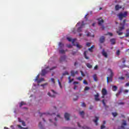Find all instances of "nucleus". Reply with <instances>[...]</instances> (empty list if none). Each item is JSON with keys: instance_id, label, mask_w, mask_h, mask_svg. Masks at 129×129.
Wrapping results in <instances>:
<instances>
[{"instance_id": "f257e3e1", "label": "nucleus", "mask_w": 129, "mask_h": 129, "mask_svg": "<svg viewBox=\"0 0 129 129\" xmlns=\"http://www.w3.org/2000/svg\"><path fill=\"white\" fill-rule=\"evenodd\" d=\"M67 39L69 42H72V43L73 45H74V46H76V47H77V48H78V49H81V48H82V45H81L78 43H77L76 44H74L75 41H76V39H72L70 37H67Z\"/></svg>"}, {"instance_id": "f03ea898", "label": "nucleus", "mask_w": 129, "mask_h": 129, "mask_svg": "<svg viewBox=\"0 0 129 129\" xmlns=\"http://www.w3.org/2000/svg\"><path fill=\"white\" fill-rule=\"evenodd\" d=\"M108 70L110 72V75L109 77H107V83H109L110 82H112V77H113V72H112V70L110 69H108Z\"/></svg>"}, {"instance_id": "7ed1b4c3", "label": "nucleus", "mask_w": 129, "mask_h": 129, "mask_svg": "<svg viewBox=\"0 0 129 129\" xmlns=\"http://www.w3.org/2000/svg\"><path fill=\"white\" fill-rule=\"evenodd\" d=\"M127 16V12H124L123 14L119 13L118 14V17L120 21H121V20H122V19H123L124 18H126Z\"/></svg>"}, {"instance_id": "20e7f679", "label": "nucleus", "mask_w": 129, "mask_h": 129, "mask_svg": "<svg viewBox=\"0 0 129 129\" xmlns=\"http://www.w3.org/2000/svg\"><path fill=\"white\" fill-rule=\"evenodd\" d=\"M50 91H51V92H52L53 94L51 95V93L48 92L47 95H48V96H49L50 97H52L53 98L56 97V95L55 94H57V92L54 91V90H52V89L50 90Z\"/></svg>"}, {"instance_id": "39448f33", "label": "nucleus", "mask_w": 129, "mask_h": 129, "mask_svg": "<svg viewBox=\"0 0 129 129\" xmlns=\"http://www.w3.org/2000/svg\"><path fill=\"white\" fill-rule=\"evenodd\" d=\"M85 26V24L84 23V21H82V24L80 27H79L77 29V32L78 33H80V32H82V28Z\"/></svg>"}, {"instance_id": "423d86ee", "label": "nucleus", "mask_w": 129, "mask_h": 129, "mask_svg": "<svg viewBox=\"0 0 129 129\" xmlns=\"http://www.w3.org/2000/svg\"><path fill=\"white\" fill-rule=\"evenodd\" d=\"M48 68H49V67H47L45 69L42 70L41 71V76H45V75L48 73V71H47Z\"/></svg>"}, {"instance_id": "0eeeda50", "label": "nucleus", "mask_w": 129, "mask_h": 129, "mask_svg": "<svg viewBox=\"0 0 129 129\" xmlns=\"http://www.w3.org/2000/svg\"><path fill=\"white\" fill-rule=\"evenodd\" d=\"M64 118H66V120H70V114L68 113H65Z\"/></svg>"}, {"instance_id": "6e6552de", "label": "nucleus", "mask_w": 129, "mask_h": 129, "mask_svg": "<svg viewBox=\"0 0 129 129\" xmlns=\"http://www.w3.org/2000/svg\"><path fill=\"white\" fill-rule=\"evenodd\" d=\"M101 92L102 95H107V91L106 90V89L103 88Z\"/></svg>"}, {"instance_id": "1a4fd4ad", "label": "nucleus", "mask_w": 129, "mask_h": 129, "mask_svg": "<svg viewBox=\"0 0 129 129\" xmlns=\"http://www.w3.org/2000/svg\"><path fill=\"white\" fill-rule=\"evenodd\" d=\"M105 41V37L104 36H101L99 39V42L101 44L103 43Z\"/></svg>"}, {"instance_id": "9d476101", "label": "nucleus", "mask_w": 129, "mask_h": 129, "mask_svg": "<svg viewBox=\"0 0 129 129\" xmlns=\"http://www.w3.org/2000/svg\"><path fill=\"white\" fill-rule=\"evenodd\" d=\"M98 20V24L99 25V26H102V24L104 23V20H103V19H101L100 20V18H99Z\"/></svg>"}, {"instance_id": "9b49d317", "label": "nucleus", "mask_w": 129, "mask_h": 129, "mask_svg": "<svg viewBox=\"0 0 129 129\" xmlns=\"http://www.w3.org/2000/svg\"><path fill=\"white\" fill-rule=\"evenodd\" d=\"M94 97L96 101H99V100H100V99L98 98V97H99V94H98V93H97V94L94 95Z\"/></svg>"}, {"instance_id": "f8f14e48", "label": "nucleus", "mask_w": 129, "mask_h": 129, "mask_svg": "<svg viewBox=\"0 0 129 129\" xmlns=\"http://www.w3.org/2000/svg\"><path fill=\"white\" fill-rule=\"evenodd\" d=\"M102 55L103 56H104V57H105V58H107V57H108L107 53L106 52H105V50H104V49L102 50Z\"/></svg>"}, {"instance_id": "ddd939ff", "label": "nucleus", "mask_w": 129, "mask_h": 129, "mask_svg": "<svg viewBox=\"0 0 129 129\" xmlns=\"http://www.w3.org/2000/svg\"><path fill=\"white\" fill-rule=\"evenodd\" d=\"M95 118H96L95 120L93 119V121H94V122L95 123L96 125H98V123L97 122L98 120H99V118H98V117H95Z\"/></svg>"}, {"instance_id": "4468645a", "label": "nucleus", "mask_w": 129, "mask_h": 129, "mask_svg": "<svg viewBox=\"0 0 129 129\" xmlns=\"http://www.w3.org/2000/svg\"><path fill=\"white\" fill-rule=\"evenodd\" d=\"M66 60V56L65 55H63L60 57V62L61 63V62H63V61H65Z\"/></svg>"}, {"instance_id": "2eb2a0df", "label": "nucleus", "mask_w": 129, "mask_h": 129, "mask_svg": "<svg viewBox=\"0 0 129 129\" xmlns=\"http://www.w3.org/2000/svg\"><path fill=\"white\" fill-rule=\"evenodd\" d=\"M122 27H118V31L119 32H121V31H123L124 30V24L121 25Z\"/></svg>"}, {"instance_id": "dca6fc26", "label": "nucleus", "mask_w": 129, "mask_h": 129, "mask_svg": "<svg viewBox=\"0 0 129 129\" xmlns=\"http://www.w3.org/2000/svg\"><path fill=\"white\" fill-rule=\"evenodd\" d=\"M110 42H111V44L112 45H115V39L112 38L110 40Z\"/></svg>"}, {"instance_id": "f3484780", "label": "nucleus", "mask_w": 129, "mask_h": 129, "mask_svg": "<svg viewBox=\"0 0 129 129\" xmlns=\"http://www.w3.org/2000/svg\"><path fill=\"white\" fill-rule=\"evenodd\" d=\"M120 9H121V6H120L118 5H117L115 7V11H119Z\"/></svg>"}, {"instance_id": "a211bd4d", "label": "nucleus", "mask_w": 129, "mask_h": 129, "mask_svg": "<svg viewBox=\"0 0 129 129\" xmlns=\"http://www.w3.org/2000/svg\"><path fill=\"white\" fill-rule=\"evenodd\" d=\"M102 103H103V105H104V107H105V108H108V106H107V105H106V104L105 103V100H104V99H103L102 101Z\"/></svg>"}, {"instance_id": "6ab92c4d", "label": "nucleus", "mask_w": 129, "mask_h": 129, "mask_svg": "<svg viewBox=\"0 0 129 129\" xmlns=\"http://www.w3.org/2000/svg\"><path fill=\"white\" fill-rule=\"evenodd\" d=\"M112 91H116L117 90V87L116 86H113L112 87Z\"/></svg>"}, {"instance_id": "aec40b11", "label": "nucleus", "mask_w": 129, "mask_h": 129, "mask_svg": "<svg viewBox=\"0 0 129 129\" xmlns=\"http://www.w3.org/2000/svg\"><path fill=\"white\" fill-rule=\"evenodd\" d=\"M87 53V51H85L84 52V55L85 56V59H87V60H88L89 59V57L87 56L86 53Z\"/></svg>"}, {"instance_id": "412c9836", "label": "nucleus", "mask_w": 129, "mask_h": 129, "mask_svg": "<svg viewBox=\"0 0 129 129\" xmlns=\"http://www.w3.org/2000/svg\"><path fill=\"white\" fill-rule=\"evenodd\" d=\"M80 114L81 115V116H82V118H84V111H82L81 112H80Z\"/></svg>"}, {"instance_id": "4be33fe9", "label": "nucleus", "mask_w": 129, "mask_h": 129, "mask_svg": "<svg viewBox=\"0 0 129 129\" xmlns=\"http://www.w3.org/2000/svg\"><path fill=\"white\" fill-rule=\"evenodd\" d=\"M58 46L60 49H62L64 47V44L62 43V42H59Z\"/></svg>"}, {"instance_id": "5701e85b", "label": "nucleus", "mask_w": 129, "mask_h": 129, "mask_svg": "<svg viewBox=\"0 0 129 129\" xmlns=\"http://www.w3.org/2000/svg\"><path fill=\"white\" fill-rule=\"evenodd\" d=\"M122 92V89H120L119 91L117 94H116V96L118 97V96H119L120 93H121Z\"/></svg>"}, {"instance_id": "b1692460", "label": "nucleus", "mask_w": 129, "mask_h": 129, "mask_svg": "<svg viewBox=\"0 0 129 129\" xmlns=\"http://www.w3.org/2000/svg\"><path fill=\"white\" fill-rule=\"evenodd\" d=\"M26 102H24V101H22L21 103H20V107H22V106H23V105H26Z\"/></svg>"}, {"instance_id": "393cba45", "label": "nucleus", "mask_w": 129, "mask_h": 129, "mask_svg": "<svg viewBox=\"0 0 129 129\" xmlns=\"http://www.w3.org/2000/svg\"><path fill=\"white\" fill-rule=\"evenodd\" d=\"M93 79H94V81H97V76H96V75H94L93 76Z\"/></svg>"}, {"instance_id": "a878e982", "label": "nucleus", "mask_w": 129, "mask_h": 129, "mask_svg": "<svg viewBox=\"0 0 129 129\" xmlns=\"http://www.w3.org/2000/svg\"><path fill=\"white\" fill-rule=\"evenodd\" d=\"M86 66H87V67H88V68H90V69L92 68V66L89 63H87Z\"/></svg>"}, {"instance_id": "bb28decb", "label": "nucleus", "mask_w": 129, "mask_h": 129, "mask_svg": "<svg viewBox=\"0 0 129 129\" xmlns=\"http://www.w3.org/2000/svg\"><path fill=\"white\" fill-rule=\"evenodd\" d=\"M42 81H44V78H42L40 79H39L38 81H37V83H41V82H42Z\"/></svg>"}, {"instance_id": "cd10ccee", "label": "nucleus", "mask_w": 129, "mask_h": 129, "mask_svg": "<svg viewBox=\"0 0 129 129\" xmlns=\"http://www.w3.org/2000/svg\"><path fill=\"white\" fill-rule=\"evenodd\" d=\"M126 31L127 32V33H126L125 37H129V29H127Z\"/></svg>"}, {"instance_id": "c85d7f7f", "label": "nucleus", "mask_w": 129, "mask_h": 129, "mask_svg": "<svg viewBox=\"0 0 129 129\" xmlns=\"http://www.w3.org/2000/svg\"><path fill=\"white\" fill-rule=\"evenodd\" d=\"M71 74L73 77H74V76H75V72H74V71H72L71 72Z\"/></svg>"}, {"instance_id": "c756f323", "label": "nucleus", "mask_w": 129, "mask_h": 129, "mask_svg": "<svg viewBox=\"0 0 129 129\" xmlns=\"http://www.w3.org/2000/svg\"><path fill=\"white\" fill-rule=\"evenodd\" d=\"M94 47H95L94 45H92L90 48L88 49L89 51H90V52H92V49H93Z\"/></svg>"}, {"instance_id": "7c9ffc66", "label": "nucleus", "mask_w": 129, "mask_h": 129, "mask_svg": "<svg viewBox=\"0 0 129 129\" xmlns=\"http://www.w3.org/2000/svg\"><path fill=\"white\" fill-rule=\"evenodd\" d=\"M116 33H117V34H118V35L119 36H121V35H122V34H123V33H122V32H121L120 31H117Z\"/></svg>"}, {"instance_id": "2f4dec72", "label": "nucleus", "mask_w": 129, "mask_h": 129, "mask_svg": "<svg viewBox=\"0 0 129 129\" xmlns=\"http://www.w3.org/2000/svg\"><path fill=\"white\" fill-rule=\"evenodd\" d=\"M60 54H65V50L61 49L59 50Z\"/></svg>"}, {"instance_id": "473e14b6", "label": "nucleus", "mask_w": 129, "mask_h": 129, "mask_svg": "<svg viewBox=\"0 0 129 129\" xmlns=\"http://www.w3.org/2000/svg\"><path fill=\"white\" fill-rule=\"evenodd\" d=\"M107 35H109V36H110V37H112V36L113 35V34L110 32H108L106 34H105V35L106 36Z\"/></svg>"}, {"instance_id": "72a5a7b5", "label": "nucleus", "mask_w": 129, "mask_h": 129, "mask_svg": "<svg viewBox=\"0 0 129 129\" xmlns=\"http://www.w3.org/2000/svg\"><path fill=\"white\" fill-rule=\"evenodd\" d=\"M125 22H126V20H124L123 21V23H120V26H122V25H124H124H125Z\"/></svg>"}, {"instance_id": "f704fd0d", "label": "nucleus", "mask_w": 129, "mask_h": 129, "mask_svg": "<svg viewBox=\"0 0 129 129\" xmlns=\"http://www.w3.org/2000/svg\"><path fill=\"white\" fill-rule=\"evenodd\" d=\"M57 82L58 83V85L60 87V88H62V85H61V82L59 80H57Z\"/></svg>"}, {"instance_id": "c9c22d12", "label": "nucleus", "mask_w": 129, "mask_h": 129, "mask_svg": "<svg viewBox=\"0 0 129 129\" xmlns=\"http://www.w3.org/2000/svg\"><path fill=\"white\" fill-rule=\"evenodd\" d=\"M65 75H69V73H68V72H65L62 74V76H65Z\"/></svg>"}, {"instance_id": "e433bc0d", "label": "nucleus", "mask_w": 129, "mask_h": 129, "mask_svg": "<svg viewBox=\"0 0 129 129\" xmlns=\"http://www.w3.org/2000/svg\"><path fill=\"white\" fill-rule=\"evenodd\" d=\"M40 77V75H38L37 76V77H36L35 79V81H38L39 80V78Z\"/></svg>"}, {"instance_id": "4c0bfd02", "label": "nucleus", "mask_w": 129, "mask_h": 129, "mask_svg": "<svg viewBox=\"0 0 129 129\" xmlns=\"http://www.w3.org/2000/svg\"><path fill=\"white\" fill-rule=\"evenodd\" d=\"M120 54V51H119V50H118L116 52V54L117 55V56H119Z\"/></svg>"}, {"instance_id": "58836bf2", "label": "nucleus", "mask_w": 129, "mask_h": 129, "mask_svg": "<svg viewBox=\"0 0 129 129\" xmlns=\"http://www.w3.org/2000/svg\"><path fill=\"white\" fill-rule=\"evenodd\" d=\"M112 114L114 117L117 115V113L116 112H113L112 113Z\"/></svg>"}, {"instance_id": "ea45409f", "label": "nucleus", "mask_w": 129, "mask_h": 129, "mask_svg": "<svg viewBox=\"0 0 129 129\" xmlns=\"http://www.w3.org/2000/svg\"><path fill=\"white\" fill-rule=\"evenodd\" d=\"M48 85V83H45L44 84H41V86H42V87H44V86H46Z\"/></svg>"}, {"instance_id": "a19ab883", "label": "nucleus", "mask_w": 129, "mask_h": 129, "mask_svg": "<svg viewBox=\"0 0 129 129\" xmlns=\"http://www.w3.org/2000/svg\"><path fill=\"white\" fill-rule=\"evenodd\" d=\"M82 128H83V129H91L90 127L86 126H83Z\"/></svg>"}, {"instance_id": "79ce46f5", "label": "nucleus", "mask_w": 129, "mask_h": 129, "mask_svg": "<svg viewBox=\"0 0 129 129\" xmlns=\"http://www.w3.org/2000/svg\"><path fill=\"white\" fill-rule=\"evenodd\" d=\"M39 127H40V128H42L43 127V126L42 125V122H40L39 123Z\"/></svg>"}, {"instance_id": "37998d69", "label": "nucleus", "mask_w": 129, "mask_h": 129, "mask_svg": "<svg viewBox=\"0 0 129 129\" xmlns=\"http://www.w3.org/2000/svg\"><path fill=\"white\" fill-rule=\"evenodd\" d=\"M43 115H47V114L46 113H41L40 114V117H42Z\"/></svg>"}, {"instance_id": "c03bdc74", "label": "nucleus", "mask_w": 129, "mask_h": 129, "mask_svg": "<svg viewBox=\"0 0 129 129\" xmlns=\"http://www.w3.org/2000/svg\"><path fill=\"white\" fill-rule=\"evenodd\" d=\"M78 80H80V81H81L82 80V77H80L77 78Z\"/></svg>"}, {"instance_id": "a18cd8bd", "label": "nucleus", "mask_w": 129, "mask_h": 129, "mask_svg": "<svg viewBox=\"0 0 129 129\" xmlns=\"http://www.w3.org/2000/svg\"><path fill=\"white\" fill-rule=\"evenodd\" d=\"M83 84H86V85H87V84H88V83H87L86 80H85L83 81Z\"/></svg>"}, {"instance_id": "49530a36", "label": "nucleus", "mask_w": 129, "mask_h": 129, "mask_svg": "<svg viewBox=\"0 0 129 129\" xmlns=\"http://www.w3.org/2000/svg\"><path fill=\"white\" fill-rule=\"evenodd\" d=\"M118 79H120V80H124V77H119Z\"/></svg>"}, {"instance_id": "de8ad7c7", "label": "nucleus", "mask_w": 129, "mask_h": 129, "mask_svg": "<svg viewBox=\"0 0 129 129\" xmlns=\"http://www.w3.org/2000/svg\"><path fill=\"white\" fill-rule=\"evenodd\" d=\"M80 72H81V74L82 76H84V77L85 76V74H84V73H83V72L82 71H81Z\"/></svg>"}, {"instance_id": "09e8293b", "label": "nucleus", "mask_w": 129, "mask_h": 129, "mask_svg": "<svg viewBox=\"0 0 129 129\" xmlns=\"http://www.w3.org/2000/svg\"><path fill=\"white\" fill-rule=\"evenodd\" d=\"M22 123V125H23V126H26V122H25V121H22V122H21Z\"/></svg>"}, {"instance_id": "8fccbe9b", "label": "nucleus", "mask_w": 129, "mask_h": 129, "mask_svg": "<svg viewBox=\"0 0 129 129\" xmlns=\"http://www.w3.org/2000/svg\"><path fill=\"white\" fill-rule=\"evenodd\" d=\"M101 129H106L105 126L104 125H102L101 126Z\"/></svg>"}, {"instance_id": "3c124183", "label": "nucleus", "mask_w": 129, "mask_h": 129, "mask_svg": "<svg viewBox=\"0 0 129 129\" xmlns=\"http://www.w3.org/2000/svg\"><path fill=\"white\" fill-rule=\"evenodd\" d=\"M51 82H52V83H53V84H55V79L51 78Z\"/></svg>"}, {"instance_id": "603ef678", "label": "nucleus", "mask_w": 129, "mask_h": 129, "mask_svg": "<svg viewBox=\"0 0 129 129\" xmlns=\"http://www.w3.org/2000/svg\"><path fill=\"white\" fill-rule=\"evenodd\" d=\"M56 69V67H53L49 69V71H51V70H54V69Z\"/></svg>"}, {"instance_id": "864d4df0", "label": "nucleus", "mask_w": 129, "mask_h": 129, "mask_svg": "<svg viewBox=\"0 0 129 129\" xmlns=\"http://www.w3.org/2000/svg\"><path fill=\"white\" fill-rule=\"evenodd\" d=\"M89 89H90V88L88 87H85V91L89 90Z\"/></svg>"}, {"instance_id": "5fc2aeb1", "label": "nucleus", "mask_w": 129, "mask_h": 129, "mask_svg": "<svg viewBox=\"0 0 129 129\" xmlns=\"http://www.w3.org/2000/svg\"><path fill=\"white\" fill-rule=\"evenodd\" d=\"M90 44H91L90 43L87 42V43H86V46H87L88 47H90Z\"/></svg>"}, {"instance_id": "6e6d98bb", "label": "nucleus", "mask_w": 129, "mask_h": 129, "mask_svg": "<svg viewBox=\"0 0 129 129\" xmlns=\"http://www.w3.org/2000/svg\"><path fill=\"white\" fill-rule=\"evenodd\" d=\"M123 92L124 93H127V92H128V90H124Z\"/></svg>"}, {"instance_id": "4d7b16f0", "label": "nucleus", "mask_w": 129, "mask_h": 129, "mask_svg": "<svg viewBox=\"0 0 129 129\" xmlns=\"http://www.w3.org/2000/svg\"><path fill=\"white\" fill-rule=\"evenodd\" d=\"M122 59L123 60L122 63H125V58H123Z\"/></svg>"}, {"instance_id": "13d9d810", "label": "nucleus", "mask_w": 129, "mask_h": 129, "mask_svg": "<svg viewBox=\"0 0 129 129\" xmlns=\"http://www.w3.org/2000/svg\"><path fill=\"white\" fill-rule=\"evenodd\" d=\"M68 48H72V45L71 44H69L67 45Z\"/></svg>"}, {"instance_id": "bf43d9fd", "label": "nucleus", "mask_w": 129, "mask_h": 129, "mask_svg": "<svg viewBox=\"0 0 129 129\" xmlns=\"http://www.w3.org/2000/svg\"><path fill=\"white\" fill-rule=\"evenodd\" d=\"M73 84L75 85L76 84H79L78 82H74Z\"/></svg>"}, {"instance_id": "052dcab7", "label": "nucleus", "mask_w": 129, "mask_h": 129, "mask_svg": "<svg viewBox=\"0 0 129 129\" xmlns=\"http://www.w3.org/2000/svg\"><path fill=\"white\" fill-rule=\"evenodd\" d=\"M18 121H19V122H22L23 121H22V119H20V118H18Z\"/></svg>"}, {"instance_id": "680f3d73", "label": "nucleus", "mask_w": 129, "mask_h": 129, "mask_svg": "<svg viewBox=\"0 0 129 129\" xmlns=\"http://www.w3.org/2000/svg\"><path fill=\"white\" fill-rule=\"evenodd\" d=\"M87 36L88 37H90V32H88L87 34Z\"/></svg>"}, {"instance_id": "e2e57ef3", "label": "nucleus", "mask_w": 129, "mask_h": 129, "mask_svg": "<svg viewBox=\"0 0 129 129\" xmlns=\"http://www.w3.org/2000/svg\"><path fill=\"white\" fill-rule=\"evenodd\" d=\"M119 104L120 105H123V104H124V103H123V102H119Z\"/></svg>"}, {"instance_id": "0e129e2a", "label": "nucleus", "mask_w": 129, "mask_h": 129, "mask_svg": "<svg viewBox=\"0 0 129 129\" xmlns=\"http://www.w3.org/2000/svg\"><path fill=\"white\" fill-rule=\"evenodd\" d=\"M82 106H83V107H85V106H86L85 103H83L82 104Z\"/></svg>"}, {"instance_id": "69168bd1", "label": "nucleus", "mask_w": 129, "mask_h": 129, "mask_svg": "<svg viewBox=\"0 0 129 129\" xmlns=\"http://www.w3.org/2000/svg\"><path fill=\"white\" fill-rule=\"evenodd\" d=\"M125 87H126V86H129V82L126 83L125 85Z\"/></svg>"}, {"instance_id": "338daca9", "label": "nucleus", "mask_w": 129, "mask_h": 129, "mask_svg": "<svg viewBox=\"0 0 129 129\" xmlns=\"http://www.w3.org/2000/svg\"><path fill=\"white\" fill-rule=\"evenodd\" d=\"M98 68V66H96L94 67L95 70H96V69H97Z\"/></svg>"}, {"instance_id": "774afa93", "label": "nucleus", "mask_w": 129, "mask_h": 129, "mask_svg": "<svg viewBox=\"0 0 129 129\" xmlns=\"http://www.w3.org/2000/svg\"><path fill=\"white\" fill-rule=\"evenodd\" d=\"M18 127H19V128H23V127H22V126H21V125H18Z\"/></svg>"}]
</instances>
